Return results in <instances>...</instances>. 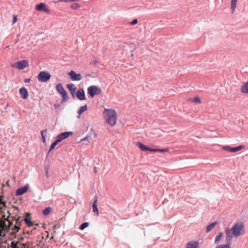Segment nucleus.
<instances>
[{
  "instance_id": "nucleus-6",
  "label": "nucleus",
  "mask_w": 248,
  "mask_h": 248,
  "mask_svg": "<svg viewBox=\"0 0 248 248\" xmlns=\"http://www.w3.org/2000/svg\"><path fill=\"white\" fill-rule=\"evenodd\" d=\"M244 148V145H239L235 147H231L229 146H225L222 147V149L225 151H229L232 153L236 152L239 150H242Z\"/></svg>"
},
{
  "instance_id": "nucleus-19",
  "label": "nucleus",
  "mask_w": 248,
  "mask_h": 248,
  "mask_svg": "<svg viewBox=\"0 0 248 248\" xmlns=\"http://www.w3.org/2000/svg\"><path fill=\"white\" fill-rule=\"evenodd\" d=\"M3 196H0V213L2 212V207L6 206V201L3 199Z\"/></svg>"
},
{
  "instance_id": "nucleus-42",
  "label": "nucleus",
  "mask_w": 248,
  "mask_h": 248,
  "mask_svg": "<svg viewBox=\"0 0 248 248\" xmlns=\"http://www.w3.org/2000/svg\"><path fill=\"white\" fill-rule=\"evenodd\" d=\"M16 232H18V230L19 229V228L18 227L16 226Z\"/></svg>"
},
{
  "instance_id": "nucleus-36",
  "label": "nucleus",
  "mask_w": 248,
  "mask_h": 248,
  "mask_svg": "<svg viewBox=\"0 0 248 248\" xmlns=\"http://www.w3.org/2000/svg\"><path fill=\"white\" fill-rule=\"evenodd\" d=\"M11 248H16V244L14 241L12 243V245H11Z\"/></svg>"
},
{
  "instance_id": "nucleus-12",
  "label": "nucleus",
  "mask_w": 248,
  "mask_h": 248,
  "mask_svg": "<svg viewBox=\"0 0 248 248\" xmlns=\"http://www.w3.org/2000/svg\"><path fill=\"white\" fill-rule=\"evenodd\" d=\"M77 97L80 100H84L85 99V93L83 89H79L76 93Z\"/></svg>"
},
{
  "instance_id": "nucleus-34",
  "label": "nucleus",
  "mask_w": 248,
  "mask_h": 248,
  "mask_svg": "<svg viewBox=\"0 0 248 248\" xmlns=\"http://www.w3.org/2000/svg\"><path fill=\"white\" fill-rule=\"evenodd\" d=\"M138 23V19L135 18L130 23L131 25H136Z\"/></svg>"
},
{
  "instance_id": "nucleus-8",
  "label": "nucleus",
  "mask_w": 248,
  "mask_h": 248,
  "mask_svg": "<svg viewBox=\"0 0 248 248\" xmlns=\"http://www.w3.org/2000/svg\"><path fill=\"white\" fill-rule=\"evenodd\" d=\"M73 133L71 131L64 132L58 135L56 137V139L60 141H62L63 140L67 138L70 135H72Z\"/></svg>"
},
{
  "instance_id": "nucleus-20",
  "label": "nucleus",
  "mask_w": 248,
  "mask_h": 248,
  "mask_svg": "<svg viewBox=\"0 0 248 248\" xmlns=\"http://www.w3.org/2000/svg\"><path fill=\"white\" fill-rule=\"evenodd\" d=\"M240 91L242 93H248V82H246L242 86Z\"/></svg>"
},
{
  "instance_id": "nucleus-2",
  "label": "nucleus",
  "mask_w": 248,
  "mask_h": 248,
  "mask_svg": "<svg viewBox=\"0 0 248 248\" xmlns=\"http://www.w3.org/2000/svg\"><path fill=\"white\" fill-rule=\"evenodd\" d=\"M117 113L113 109L107 110L106 121L111 126H114L116 123Z\"/></svg>"
},
{
  "instance_id": "nucleus-48",
  "label": "nucleus",
  "mask_w": 248,
  "mask_h": 248,
  "mask_svg": "<svg viewBox=\"0 0 248 248\" xmlns=\"http://www.w3.org/2000/svg\"><path fill=\"white\" fill-rule=\"evenodd\" d=\"M16 248H18L16 247Z\"/></svg>"
},
{
  "instance_id": "nucleus-11",
  "label": "nucleus",
  "mask_w": 248,
  "mask_h": 248,
  "mask_svg": "<svg viewBox=\"0 0 248 248\" xmlns=\"http://www.w3.org/2000/svg\"><path fill=\"white\" fill-rule=\"evenodd\" d=\"M36 9L39 11H43L46 13H48L49 10L46 6V4L43 3H41L36 6Z\"/></svg>"
},
{
  "instance_id": "nucleus-40",
  "label": "nucleus",
  "mask_w": 248,
  "mask_h": 248,
  "mask_svg": "<svg viewBox=\"0 0 248 248\" xmlns=\"http://www.w3.org/2000/svg\"><path fill=\"white\" fill-rule=\"evenodd\" d=\"M54 106H55V108H58L60 106V105H59V104H55V105H54Z\"/></svg>"
},
{
  "instance_id": "nucleus-44",
  "label": "nucleus",
  "mask_w": 248,
  "mask_h": 248,
  "mask_svg": "<svg viewBox=\"0 0 248 248\" xmlns=\"http://www.w3.org/2000/svg\"><path fill=\"white\" fill-rule=\"evenodd\" d=\"M46 174L47 175V174H48V170H47V171H46Z\"/></svg>"
},
{
  "instance_id": "nucleus-21",
  "label": "nucleus",
  "mask_w": 248,
  "mask_h": 248,
  "mask_svg": "<svg viewBox=\"0 0 248 248\" xmlns=\"http://www.w3.org/2000/svg\"><path fill=\"white\" fill-rule=\"evenodd\" d=\"M217 223V221H215L209 225H208L206 229V232H209L215 226V225Z\"/></svg>"
},
{
  "instance_id": "nucleus-5",
  "label": "nucleus",
  "mask_w": 248,
  "mask_h": 248,
  "mask_svg": "<svg viewBox=\"0 0 248 248\" xmlns=\"http://www.w3.org/2000/svg\"><path fill=\"white\" fill-rule=\"evenodd\" d=\"M88 92L90 96L93 97L95 95L100 94L101 90L96 86L92 85L88 87Z\"/></svg>"
},
{
  "instance_id": "nucleus-22",
  "label": "nucleus",
  "mask_w": 248,
  "mask_h": 248,
  "mask_svg": "<svg viewBox=\"0 0 248 248\" xmlns=\"http://www.w3.org/2000/svg\"><path fill=\"white\" fill-rule=\"evenodd\" d=\"M9 183V180H8L6 181L5 184H2V187H1V191H2V193H3L5 192V191H6L7 190L6 187H10V186Z\"/></svg>"
},
{
  "instance_id": "nucleus-39",
  "label": "nucleus",
  "mask_w": 248,
  "mask_h": 248,
  "mask_svg": "<svg viewBox=\"0 0 248 248\" xmlns=\"http://www.w3.org/2000/svg\"><path fill=\"white\" fill-rule=\"evenodd\" d=\"M12 67H13V68H16V62H14L11 65Z\"/></svg>"
},
{
  "instance_id": "nucleus-23",
  "label": "nucleus",
  "mask_w": 248,
  "mask_h": 248,
  "mask_svg": "<svg viewBox=\"0 0 248 248\" xmlns=\"http://www.w3.org/2000/svg\"><path fill=\"white\" fill-rule=\"evenodd\" d=\"M24 220L29 227L32 226L33 225L37 226L38 225V224H33L31 220L27 217H25Z\"/></svg>"
},
{
  "instance_id": "nucleus-35",
  "label": "nucleus",
  "mask_w": 248,
  "mask_h": 248,
  "mask_svg": "<svg viewBox=\"0 0 248 248\" xmlns=\"http://www.w3.org/2000/svg\"><path fill=\"white\" fill-rule=\"evenodd\" d=\"M12 23H13V24H14L16 23V14H14L13 15Z\"/></svg>"
},
{
  "instance_id": "nucleus-43",
  "label": "nucleus",
  "mask_w": 248,
  "mask_h": 248,
  "mask_svg": "<svg viewBox=\"0 0 248 248\" xmlns=\"http://www.w3.org/2000/svg\"><path fill=\"white\" fill-rule=\"evenodd\" d=\"M18 219H19L18 218H16V223H17V221H18Z\"/></svg>"
},
{
  "instance_id": "nucleus-25",
  "label": "nucleus",
  "mask_w": 248,
  "mask_h": 248,
  "mask_svg": "<svg viewBox=\"0 0 248 248\" xmlns=\"http://www.w3.org/2000/svg\"><path fill=\"white\" fill-rule=\"evenodd\" d=\"M151 151L152 152H167L169 151V149H153L151 148Z\"/></svg>"
},
{
  "instance_id": "nucleus-16",
  "label": "nucleus",
  "mask_w": 248,
  "mask_h": 248,
  "mask_svg": "<svg viewBox=\"0 0 248 248\" xmlns=\"http://www.w3.org/2000/svg\"><path fill=\"white\" fill-rule=\"evenodd\" d=\"M198 243L197 241H190L188 242L186 248H198Z\"/></svg>"
},
{
  "instance_id": "nucleus-27",
  "label": "nucleus",
  "mask_w": 248,
  "mask_h": 248,
  "mask_svg": "<svg viewBox=\"0 0 248 248\" xmlns=\"http://www.w3.org/2000/svg\"><path fill=\"white\" fill-rule=\"evenodd\" d=\"M231 242H227L226 245H220L216 248H231Z\"/></svg>"
},
{
  "instance_id": "nucleus-31",
  "label": "nucleus",
  "mask_w": 248,
  "mask_h": 248,
  "mask_svg": "<svg viewBox=\"0 0 248 248\" xmlns=\"http://www.w3.org/2000/svg\"><path fill=\"white\" fill-rule=\"evenodd\" d=\"M89 224L88 222H84V223H83L81 224V225L80 226V229L81 230H83L84 229H85L86 228H87L88 226H89Z\"/></svg>"
},
{
  "instance_id": "nucleus-18",
  "label": "nucleus",
  "mask_w": 248,
  "mask_h": 248,
  "mask_svg": "<svg viewBox=\"0 0 248 248\" xmlns=\"http://www.w3.org/2000/svg\"><path fill=\"white\" fill-rule=\"evenodd\" d=\"M87 109V106L86 105L83 106L79 108L78 111V115L77 116L78 118H80L81 114L85 111Z\"/></svg>"
},
{
  "instance_id": "nucleus-9",
  "label": "nucleus",
  "mask_w": 248,
  "mask_h": 248,
  "mask_svg": "<svg viewBox=\"0 0 248 248\" xmlns=\"http://www.w3.org/2000/svg\"><path fill=\"white\" fill-rule=\"evenodd\" d=\"M69 75L73 81H79L82 79V76L80 74H77L73 70L69 73Z\"/></svg>"
},
{
  "instance_id": "nucleus-24",
  "label": "nucleus",
  "mask_w": 248,
  "mask_h": 248,
  "mask_svg": "<svg viewBox=\"0 0 248 248\" xmlns=\"http://www.w3.org/2000/svg\"><path fill=\"white\" fill-rule=\"evenodd\" d=\"M237 1V0H231V7L232 12H234L236 7Z\"/></svg>"
},
{
  "instance_id": "nucleus-17",
  "label": "nucleus",
  "mask_w": 248,
  "mask_h": 248,
  "mask_svg": "<svg viewBox=\"0 0 248 248\" xmlns=\"http://www.w3.org/2000/svg\"><path fill=\"white\" fill-rule=\"evenodd\" d=\"M137 144L138 146V147L140 149V150L143 151H151V148H149L148 147L145 146L144 144H143V143H142L140 142H138Z\"/></svg>"
},
{
  "instance_id": "nucleus-26",
  "label": "nucleus",
  "mask_w": 248,
  "mask_h": 248,
  "mask_svg": "<svg viewBox=\"0 0 248 248\" xmlns=\"http://www.w3.org/2000/svg\"><path fill=\"white\" fill-rule=\"evenodd\" d=\"M51 210L52 208L51 207H47L43 210V214L44 215H47L50 213Z\"/></svg>"
},
{
  "instance_id": "nucleus-29",
  "label": "nucleus",
  "mask_w": 248,
  "mask_h": 248,
  "mask_svg": "<svg viewBox=\"0 0 248 248\" xmlns=\"http://www.w3.org/2000/svg\"><path fill=\"white\" fill-rule=\"evenodd\" d=\"M47 134L46 129L43 130L41 131V134L42 138L43 141L45 142L46 141V137Z\"/></svg>"
},
{
  "instance_id": "nucleus-14",
  "label": "nucleus",
  "mask_w": 248,
  "mask_h": 248,
  "mask_svg": "<svg viewBox=\"0 0 248 248\" xmlns=\"http://www.w3.org/2000/svg\"><path fill=\"white\" fill-rule=\"evenodd\" d=\"M67 87L71 92L72 95L74 97L76 90V87L75 85L73 84H69L67 85Z\"/></svg>"
},
{
  "instance_id": "nucleus-15",
  "label": "nucleus",
  "mask_w": 248,
  "mask_h": 248,
  "mask_svg": "<svg viewBox=\"0 0 248 248\" xmlns=\"http://www.w3.org/2000/svg\"><path fill=\"white\" fill-rule=\"evenodd\" d=\"M97 199H98L97 196H96L95 197V199L93 203V212L94 213H96L97 214V215H98L99 212H98V210L97 208Z\"/></svg>"
},
{
  "instance_id": "nucleus-46",
  "label": "nucleus",
  "mask_w": 248,
  "mask_h": 248,
  "mask_svg": "<svg viewBox=\"0 0 248 248\" xmlns=\"http://www.w3.org/2000/svg\"><path fill=\"white\" fill-rule=\"evenodd\" d=\"M14 180L16 181V177H14Z\"/></svg>"
},
{
  "instance_id": "nucleus-41",
  "label": "nucleus",
  "mask_w": 248,
  "mask_h": 248,
  "mask_svg": "<svg viewBox=\"0 0 248 248\" xmlns=\"http://www.w3.org/2000/svg\"><path fill=\"white\" fill-rule=\"evenodd\" d=\"M91 63H93V64H96V63H97V62L96 61H94L92 62Z\"/></svg>"
},
{
  "instance_id": "nucleus-1",
  "label": "nucleus",
  "mask_w": 248,
  "mask_h": 248,
  "mask_svg": "<svg viewBox=\"0 0 248 248\" xmlns=\"http://www.w3.org/2000/svg\"><path fill=\"white\" fill-rule=\"evenodd\" d=\"M244 225L242 221L236 222L232 228L225 230L226 239L227 242H231L232 237L238 238L244 233Z\"/></svg>"
},
{
  "instance_id": "nucleus-32",
  "label": "nucleus",
  "mask_w": 248,
  "mask_h": 248,
  "mask_svg": "<svg viewBox=\"0 0 248 248\" xmlns=\"http://www.w3.org/2000/svg\"><path fill=\"white\" fill-rule=\"evenodd\" d=\"M80 7V5L78 3H74L71 6V7L74 9L79 8Z\"/></svg>"
},
{
  "instance_id": "nucleus-37",
  "label": "nucleus",
  "mask_w": 248,
  "mask_h": 248,
  "mask_svg": "<svg viewBox=\"0 0 248 248\" xmlns=\"http://www.w3.org/2000/svg\"><path fill=\"white\" fill-rule=\"evenodd\" d=\"M30 81H31L30 78H26L24 80L25 83H29V82H30Z\"/></svg>"
},
{
  "instance_id": "nucleus-45",
  "label": "nucleus",
  "mask_w": 248,
  "mask_h": 248,
  "mask_svg": "<svg viewBox=\"0 0 248 248\" xmlns=\"http://www.w3.org/2000/svg\"><path fill=\"white\" fill-rule=\"evenodd\" d=\"M15 228H16V225H15L14 226V228H13V229H15Z\"/></svg>"
},
{
  "instance_id": "nucleus-13",
  "label": "nucleus",
  "mask_w": 248,
  "mask_h": 248,
  "mask_svg": "<svg viewBox=\"0 0 248 248\" xmlns=\"http://www.w3.org/2000/svg\"><path fill=\"white\" fill-rule=\"evenodd\" d=\"M19 93L24 99H27L28 97V92L25 87H22L20 89Z\"/></svg>"
},
{
  "instance_id": "nucleus-3",
  "label": "nucleus",
  "mask_w": 248,
  "mask_h": 248,
  "mask_svg": "<svg viewBox=\"0 0 248 248\" xmlns=\"http://www.w3.org/2000/svg\"><path fill=\"white\" fill-rule=\"evenodd\" d=\"M56 89L57 91L62 96V102H63L65 100L68 98L67 93L65 89L62 87L61 83H58L56 85Z\"/></svg>"
},
{
  "instance_id": "nucleus-47",
  "label": "nucleus",
  "mask_w": 248,
  "mask_h": 248,
  "mask_svg": "<svg viewBox=\"0 0 248 248\" xmlns=\"http://www.w3.org/2000/svg\"><path fill=\"white\" fill-rule=\"evenodd\" d=\"M13 208H16V206H15L14 205H13Z\"/></svg>"
},
{
  "instance_id": "nucleus-7",
  "label": "nucleus",
  "mask_w": 248,
  "mask_h": 248,
  "mask_svg": "<svg viewBox=\"0 0 248 248\" xmlns=\"http://www.w3.org/2000/svg\"><path fill=\"white\" fill-rule=\"evenodd\" d=\"M29 66V62L27 60H23L16 62V68L19 70L24 69Z\"/></svg>"
},
{
  "instance_id": "nucleus-38",
  "label": "nucleus",
  "mask_w": 248,
  "mask_h": 248,
  "mask_svg": "<svg viewBox=\"0 0 248 248\" xmlns=\"http://www.w3.org/2000/svg\"><path fill=\"white\" fill-rule=\"evenodd\" d=\"M89 138V137L88 136H86L85 137V138L82 139L81 140V141H85V140H86L87 139H88Z\"/></svg>"
},
{
  "instance_id": "nucleus-28",
  "label": "nucleus",
  "mask_w": 248,
  "mask_h": 248,
  "mask_svg": "<svg viewBox=\"0 0 248 248\" xmlns=\"http://www.w3.org/2000/svg\"><path fill=\"white\" fill-rule=\"evenodd\" d=\"M59 142H60V141L56 139V140L51 144L49 152H50L51 150L54 149Z\"/></svg>"
},
{
  "instance_id": "nucleus-30",
  "label": "nucleus",
  "mask_w": 248,
  "mask_h": 248,
  "mask_svg": "<svg viewBox=\"0 0 248 248\" xmlns=\"http://www.w3.org/2000/svg\"><path fill=\"white\" fill-rule=\"evenodd\" d=\"M222 236V232H220L218 233L217 235L216 236L215 238V243L217 244L218 243Z\"/></svg>"
},
{
  "instance_id": "nucleus-4",
  "label": "nucleus",
  "mask_w": 248,
  "mask_h": 248,
  "mask_svg": "<svg viewBox=\"0 0 248 248\" xmlns=\"http://www.w3.org/2000/svg\"><path fill=\"white\" fill-rule=\"evenodd\" d=\"M50 74L47 71H41L37 76V79L42 82H46L50 79Z\"/></svg>"
},
{
  "instance_id": "nucleus-10",
  "label": "nucleus",
  "mask_w": 248,
  "mask_h": 248,
  "mask_svg": "<svg viewBox=\"0 0 248 248\" xmlns=\"http://www.w3.org/2000/svg\"><path fill=\"white\" fill-rule=\"evenodd\" d=\"M29 186V184H26L24 186L20 187L17 189L16 196H20L26 193L28 190Z\"/></svg>"
},
{
  "instance_id": "nucleus-33",
  "label": "nucleus",
  "mask_w": 248,
  "mask_h": 248,
  "mask_svg": "<svg viewBox=\"0 0 248 248\" xmlns=\"http://www.w3.org/2000/svg\"><path fill=\"white\" fill-rule=\"evenodd\" d=\"M191 101L193 102H197L198 103H200L201 102L200 98L198 97H195L191 99Z\"/></svg>"
}]
</instances>
